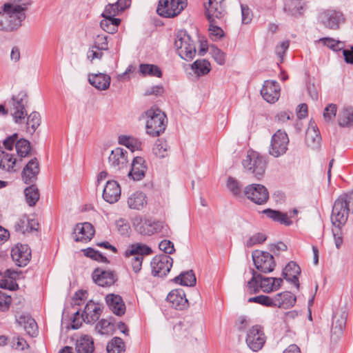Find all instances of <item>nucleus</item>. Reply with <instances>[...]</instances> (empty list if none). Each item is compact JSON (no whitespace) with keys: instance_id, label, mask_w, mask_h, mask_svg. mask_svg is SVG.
Here are the masks:
<instances>
[{"instance_id":"a211bd4d","label":"nucleus","mask_w":353,"mask_h":353,"mask_svg":"<svg viewBox=\"0 0 353 353\" xmlns=\"http://www.w3.org/2000/svg\"><path fill=\"white\" fill-rule=\"evenodd\" d=\"M94 282L101 287L112 285L117 280V276L114 271L96 269L92 273Z\"/></svg>"},{"instance_id":"5fc2aeb1","label":"nucleus","mask_w":353,"mask_h":353,"mask_svg":"<svg viewBox=\"0 0 353 353\" xmlns=\"http://www.w3.org/2000/svg\"><path fill=\"white\" fill-rule=\"evenodd\" d=\"M113 323L106 319H101L95 326V330L101 334H107L113 329Z\"/></svg>"},{"instance_id":"9d476101","label":"nucleus","mask_w":353,"mask_h":353,"mask_svg":"<svg viewBox=\"0 0 353 353\" xmlns=\"http://www.w3.org/2000/svg\"><path fill=\"white\" fill-rule=\"evenodd\" d=\"M289 143V138L285 131L277 130L272 137L269 153L274 157L283 155Z\"/></svg>"},{"instance_id":"6e6552de","label":"nucleus","mask_w":353,"mask_h":353,"mask_svg":"<svg viewBox=\"0 0 353 353\" xmlns=\"http://www.w3.org/2000/svg\"><path fill=\"white\" fill-rule=\"evenodd\" d=\"M187 6V0H159L157 13L163 17L172 18L179 14Z\"/></svg>"},{"instance_id":"58836bf2","label":"nucleus","mask_w":353,"mask_h":353,"mask_svg":"<svg viewBox=\"0 0 353 353\" xmlns=\"http://www.w3.org/2000/svg\"><path fill=\"white\" fill-rule=\"evenodd\" d=\"M173 281L184 286H194L196 284V279L192 270L187 271L181 273L178 276H176Z\"/></svg>"},{"instance_id":"a18cd8bd","label":"nucleus","mask_w":353,"mask_h":353,"mask_svg":"<svg viewBox=\"0 0 353 353\" xmlns=\"http://www.w3.org/2000/svg\"><path fill=\"white\" fill-rule=\"evenodd\" d=\"M192 69L199 75H205L210 70V63L205 59H198L192 65Z\"/></svg>"},{"instance_id":"39448f33","label":"nucleus","mask_w":353,"mask_h":353,"mask_svg":"<svg viewBox=\"0 0 353 353\" xmlns=\"http://www.w3.org/2000/svg\"><path fill=\"white\" fill-rule=\"evenodd\" d=\"M146 132L152 137H158L163 133L167 126L166 115L158 108H150L145 112Z\"/></svg>"},{"instance_id":"603ef678","label":"nucleus","mask_w":353,"mask_h":353,"mask_svg":"<svg viewBox=\"0 0 353 353\" xmlns=\"http://www.w3.org/2000/svg\"><path fill=\"white\" fill-rule=\"evenodd\" d=\"M347 317V314L345 311L341 312L340 315L338 314H334L333 317L332 330H338L340 332L342 331L345 326Z\"/></svg>"},{"instance_id":"49530a36","label":"nucleus","mask_w":353,"mask_h":353,"mask_svg":"<svg viewBox=\"0 0 353 353\" xmlns=\"http://www.w3.org/2000/svg\"><path fill=\"white\" fill-rule=\"evenodd\" d=\"M15 148L20 158L28 157L31 152L30 143L25 139L18 140L15 143Z\"/></svg>"},{"instance_id":"3c124183","label":"nucleus","mask_w":353,"mask_h":353,"mask_svg":"<svg viewBox=\"0 0 353 353\" xmlns=\"http://www.w3.org/2000/svg\"><path fill=\"white\" fill-rule=\"evenodd\" d=\"M227 187L234 196H242V187L240 185V183L234 178L232 176L228 177Z\"/></svg>"},{"instance_id":"6e6d98bb","label":"nucleus","mask_w":353,"mask_h":353,"mask_svg":"<svg viewBox=\"0 0 353 353\" xmlns=\"http://www.w3.org/2000/svg\"><path fill=\"white\" fill-rule=\"evenodd\" d=\"M220 20L214 19L213 21L209 22V31L211 37H214V39H219L223 37V30L219 27L218 23Z\"/></svg>"},{"instance_id":"680f3d73","label":"nucleus","mask_w":353,"mask_h":353,"mask_svg":"<svg viewBox=\"0 0 353 353\" xmlns=\"http://www.w3.org/2000/svg\"><path fill=\"white\" fill-rule=\"evenodd\" d=\"M30 219L26 216L19 219L14 225V229L16 232H20L24 234L26 232H28V228L30 225Z\"/></svg>"},{"instance_id":"69168bd1","label":"nucleus","mask_w":353,"mask_h":353,"mask_svg":"<svg viewBox=\"0 0 353 353\" xmlns=\"http://www.w3.org/2000/svg\"><path fill=\"white\" fill-rule=\"evenodd\" d=\"M337 112V105L334 103L328 104L324 109L323 117L327 121H330L336 117Z\"/></svg>"},{"instance_id":"7c9ffc66","label":"nucleus","mask_w":353,"mask_h":353,"mask_svg":"<svg viewBox=\"0 0 353 353\" xmlns=\"http://www.w3.org/2000/svg\"><path fill=\"white\" fill-rule=\"evenodd\" d=\"M75 350L77 353H92L94 350L92 337L88 334L79 336L76 340Z\"/></svg>"},{"instance_id":"aec40b11","label":"nucleus","mask_w":353,"mask_h":353,"mask_svg":"<svg viewBox=\"0 0 353 353\" xmlns=\"http://www.w3.org/2000/svg\"><path fill=\"white\" fill-rule=\"evenodd\" d=\"M261 94L268 103H274L280 96V85L276 81H265L261 90Z\"/></svg>"},{"instance_id":"423d86ee","label":"nucleus","mask_w":353,"mask_h":353,"mask_svg":"<svg viewBox=\"0 0 353 353\" xmlns=\"http://www.w3.org/2000/svg\"><path fill=\"white\" fill-rule=\"evenodd\" d=\"M174 47L180 57L185 61L192 60L196 54V47L185 30H179L175 38Z\"/></svg>"},{"instance_id":"412c9836","label":"nucleus","mask_w":353,"mask_h":353,"mask_svg":"<svg viewBox=\"0 0 353 353\" xmlns=\"http://www.w3.org/2000/svg\"><path fill=\"white\" fill-rule=\"evenodd\" d=\"M167 301L176 310H182L188 307V301L181 289L172 290L167 296Z\"/></svg>"},{"instance_id":"f8f14e48","label":"nucleus","mask_w":353,"mask_h":353,"mask_svg":"<svg viewBox=\"0 0 353 353\" xmlns=\"http://www.w3.org/2000/svg\"><path fill=\"white\" fill-rule=\"evenodd\" d=\"M252 259L256 268L263 273L271 272L274 269V259L269 252L256 250L252 252Z\"/></svg>"},{"instance_id":"0e129e2a","label":"nucleus","mask_w":353,"mask_h":353,"mask_svg":"<svg viewBox=\"0 0 353 353\" xmlns=\"http://www.w3.org/2000/svg\"><path fill=\"white\" fill-rule=\"evenodd\" d=\"M210 54L219 65H223L225 60V54L217 47L214 46H210Z\"/></svg>"},{"instance_id":"2f4dec72","label":"nucleus","mask_w":353,"mask_h":353,"mask_svg":"<svg viewBox=\"0 0 353 353\" xmlns=\"http://www.w3.org/2000/svg\"><path fill=\"white\" fill-rule=\"evenodd\" d=\"M304 8L302 0H285L283 10L289 15L298 17L303 14Z\"/></svg>"},{"instance_id":"6ab92c4d","label":"nucleus","mask_w":353,"mask_h":353,"mask_svg":"<svg viewBox=\"0 0 353 353\" xmlns=\"http://www.w3.org/2000/svg\"><path fill=\"white\" fill-rule=\"evenodd\" d=\"M39 170V164L37 159L34 157L30 159L22 171V180L26 184H33L37 179Z\"/></svg>"},{"instance_id":"ea45409f","label":"nucleus","mask_w":353,"mask_h":353,"mask_svg":"<svg viewBox=\"0 0 353 353\" xmlns=\"http://www.w3.org/2000/svg\"><path fill=\"white\" fill-rule=\"evenodd\" d=\"M119 143L125 145L133 152L141 149V142L137 138L130 136L121 135L119 137Z\"/></svg>"},{"instance_id":"8fccbe9b","label":"nucleus","mask_w":353,"mask_h":353,"mask_svg":"<svg viewBox=\"0 0 353 353\" xmlns=\"http://www.w3.org/2000/svg\"><path fill=\"white\" fill-rule=\"evenodd\" d=\"M252 277L248 282L247 287L250 294H257L261 290L260 288L259 274L255 272L254 270H252Z\"/></svg>"},{"instance_id":"864d4df0","label":"nucleus","mask_w":353,"mask_h":353,"mask_svg":"<svg viewBox=\"0 0 353 353\" xmlns=\"http://www.w3.org/2000/svg\"><path fill=\"white\" fill-rule=\"evenodd\" d=\"M168 148L165 141L158 140L153 148V152L157 157L163 158L168 155Z\"/></svg>"},{"instance_id":"0eeeda50","label":"nucleus","mask_w":353,"mask_h":353,"mask_svg":"<svg viewBox=\"0 0 353 353\" xmlns=\"http://www.w3.org/2000/svg\"><path fill=\"white\" fill-rule=\"evenodd\" d=\"M151 252L152 249L150 247L141 243H134L125 250L124 256L131 263L133 271L138 273L141 269L143 256Z\"/></svg>"},{"instance_id":"f704fd0d","label":"nucleus","mask_w":353,"mask_h":353,"mask_svg":"<svg viewBox=\"0 0 353 353\" xmlns=\"http://www.w3.org/2000/svg\"><path fill=\"white\" fill-rule=\"evenodd\" d=\"M263 212L268 218L274 221L279 222L281 224H283L286 226H289L292 224V221L290 219L287 213H283L279 210H274L270 208L264 210Z\"/></svg>"},{"instance_id":"774afa93","label":"nucleus","mask_w":353,"mask_h":353,"mask_svg":"<svg viewBox=\"0 0 353 353\" xmlns=\"http://www.w3.org/2000/svg\"><path fill=\"white\" fill-rule=\"evenodd\" d=\"M120 12H121L119 8L117 7L116 3H109L105 6L103 12L101 14V16L114 17L116 15H118Z\"/></svg>"},{"instance_id":"c9c22d12","label":"nucleus","mask_w":353,"mask_h":353,"mask_svg":"<svg viewBox=\"0 0 353 353\" xmlns=\"http://www.w3.org/2000/svg\"><path fill=\"white\" fill-rule=\"evenodd\" d=\"M321 137L314 126H310L306 131L305 141L307 145L313 149L318 148L321 143Z\"/></svg>"},{"instance_id":"37998d69","label":"nucleus","mask_w":353,"mask_h":353,"mask_svg":"<svg viewBox=\"0 0 353 353\" xmlns=\"http://www.w3.org/2000/svg\"><path fill=\"white\" fill-rule=\"evenodd\" d=\"M26 199L30 206H34L39 199L38 188L34 184L30 185L24 190Z\"/></svg>"},{"instance_id":"2eb2a0df","label":"nucleus","mask_w":353,"mask_h":353,"mask_svg":"<svg viewBox=\"0 0 353 353\" xmlns=\"http://www.w3.org/2000/svg\"><path fill=\"white\" fill-rule=\"evenodd\" d=\"M223 0H208L204 3L205 16L209 22L214 19L221 20L226 14Z\"/></svg>"},{"instance_id":"c03bdc74","label":"nucleus","mask_w":353,"mask_h":353,"mask_svg":"<svg viewBox=\"0 0 353 353\" xmlns=\"http://www.w3.org/2000/svg\"><path fill=\"white\" fill-rule=\"evenodd\" d=\"M139 71L143 76H151L161 77L162 72L161 69L156 65L142 63L139 65Z\"/></svg>"},{"instance_id":"1a4fd4ad","label":"nucleus","mask_w":353,"mask_h":353,"mask_svg":"<svg viewBox=\"0 0 353 353\" xmlns=\"http://www.w3.org/2000/svg\"><path fill=\"white\" fill-rule=\"evenodd\" d=\"M266 337L263 327L256 325L247 331L245 342L248 347L254 352H258L264 345Z\"/></svg>"},{"instance_id":"dca6fc26","label":"nucleus","mask_w":353,"mask_h":353,"mask_svg":"<svg viewBox=\"0 0 353 353\" xmlns=\"http://www.w3.org/2000/svg\"><path fill=\"white\" fill-rule=\"evenodd\" d=\"M128 161V152L121 148L112 150L108 157L109 164L115 171L127 169Z\"/></svg>"},{"instance_id":"ddd939ff","label":"nucleus","mask_w":353,"mask_h":353,"mask_svg":"<svg viewBox=\"0 0 353 353\" xmlns=\"http://www.w3.org/2000/svg\"><path fill=\"white\" fill-rule=\"evenodd\" d=\"M319 20L325 28L337 30L345 22V17L341 12L328 9L320 13Z\"/></svg>"},{"instance_id":"c756f323","label":"nucleus","mask_w":353,"mask_h":353,"mask_svg":"<svg viewBox=\"0 0 353 353\" xmlns=\"http://www.w3.org/2000/svg\"><path fill=\"white\" fill-rule=\"evenodd\" d=\"M111 78L103 73L92 74L88 77L89 83L99 90H106L110 84Z\"/></svg>"},{"instance_id":"4d7b16f0","label":"nucleus","mask_w":353,"mask_h":353,"mask_svg":"<svg viewBox=\"0 0 353 353\" xmlns=\"http://www.w3.org/2000/svg\"><path fill=\"white\" fill-rule=\"evenodd\" d=\"M84 255L90 257L95 261L103 262V263H108V261L107 258L101 254L99 251H97L94 250L92 248H88L83 250Z\"/></svg>"},{"instance_id":"f257e3e1","label":"nucleus","mask_w":353,"mask_h":353,"mask_svg":"<svg viewBox=\"0 0 353 353\" xmlns=\"http://www.w3.org/2000/svg\"><path fill=\"white\" fill-rule=\"evenodd\" d=\"M29 5V2L20 5L4 3L2 11H0V31L11 32L18 29L26 19L25 11Z\"/></svg>"},{"instance_id":"e2e57ef3","label":"nucleus","mask_w":353,"mask_h":353,"mask_svg":"<svg viewBox=\"0 0 353 353\" xmlns=\"http://www.w3.org/2000/svg\"><path fill=\"white\" fill-rule=\"evenodd\" d=\"M266 240V236L263 233H256L251 236L245 242V246L250 248L256 244L262 243Z\"/></svg>"},{"instance_id":"052dcab7","label":"nucleus","mask_w":353,"mask_h":353,"mask_svg":"<svg viewBox=\"0 0 353 353\" xmlns=\"http://www.w3.org/2000/svg\"><path fill=\"white\" fill-rule=\"evenodd\" d=\"M260 276V288L265 293H270L273 292V277H265L259 274Z\"/></svg>"},{"instance_id":"473e14b6","label":"nucleus","mask_w":353,"mask_h":353,"mask_svg":"<svg viewBox=\"0 0 353 353\" xmlns=\"http://www.w3.org/2000/svg\"><path fill=\"white\" fill-rule=\"evenodd\" d=\"M127 203L130 209L140 210L147 204L146 195L142 192H135L128 197Z\"/></svg>"},{"instance_id":"4468645a","label":"nucleus","mask_w":353,"mask_h":353,"mask_svg":"<svg viewBox=\"0 0 353 353\" xmlns=\"http://www.w3.org/2000/svg\"><path fill=\"white\" fill-rule=\"evenodd\" d=\"M243 193L248 199L258 205L265 203L269 199V192L267 188L261 184L247 185Z\"/></svg>"},{"instance_id":"cd10ccee","label":"nucleus","mask_w":353,"mask_h":353,"mask_svg":"<svg viewBox=\"0 0 353 353\" xmlns=\"http://www.w3.org/2000/svg\"><path fill=\"white\" fill-rule=\"evenodd\" d=\"M276 307L281 309H290L296 301V296L290 292L285 291L274 295Z\"/></svg>"},{"instance_id":"4c0bfd02","label":"nucleus","mask_w":353,"mask_h":353,"mask_svg":"<svg viewBox=\"0 0 353 353\" xmlns=\"http://www.w3.org/2000/svg\"><path fill=\"white\" fill-rule=\"evenodd\" d=\"M100 22L101 28L108 33L114 34L118 30V26L121 23V19L114 17H103Z\"/></svg>"},{"instance_id":"4be33fe9","label":"nucleus","mask_w":353,"mask_h":353,"mask_svg":"<svg viewBox=\"0 0 353 353\" xmlns=\"http://www.w3.org/2000/svg\"><path fill=\"white\" fill-rule=\"evenodd\" d=\"M121 193L120 185L116 181H108L103 190V198L109 203H114L120 199Z\"/></svg>"},{"instance_id":"a878e982","label":"nucleus","mask_w":353,"mask_h":353,"mask_svg":"<svg viewBox=\"0 0 353 353\" xmlns=\"http://www.w3.org/2000/svg\"><path fill=\"white\" fill-rule=\"evenodd\" d=\"M301 273L300 267L294 261L289 262L282 272L283 278L288 282L299 288L298 276Z\"/></svg>"},{"instance_id":"de8ad7c7","label":"nucleus","mask_w":353,"mask_h":353,"mask_svg":"<svg viewBox=\"0 0 353 353\" xmlns=\"http://www.w3.org/2000/svg\"><path fill=\"white\" fill-rule=\"evenodd\" d=\"M3 157L0 161V168L9 171H15L14 166L17 162V159L14 157L13 154L6 153L1 151Z\"/></svg>"},{"instance_id":"a19ab883","label":"nucleus","mask_w":353,"mask_h":353,"mask_svg":"<svg viewBox=\"0 0 353 353\" xmlns=\"http://www.w3.org/2000/svg\"><path fill=\"white\" fill-rule=\"evenodd\" d=\"M108 353H123L125 351V345L123 340L119 337H114L106 346Z\"/></svg>"},{"instance_id":"f3484780","label":"nucleus","mask_w":353,"mask_h":353,"mask_svg":"<svg viewBox=\"0 0 353 353\" xmlns=\"http://www.w3.org/2000/svg\"><path fill=\"white\" fill-rule=\"evenodd\" d=\"M11 257L17 265L24 267L30 260V249L28 245H17L11 250Z\"/></svg>"},{"instance_id":"338daca9","label":"nucleus","mask_w":353,"mask_h":353,"mask_svg":"<svg viewBox=\"0 0 353 353\" xmlns=\"http://www.w3.org/2000/svg\"><path fill=\"white\" fill-rule=\"evenodd\" d=\"M92 48L99 50H106L108 49V37L105 35H97L94 41Z\"/></svg>"},{"instance_id":"bb28decb","label":"nucleus","mask_w":353,"mask_h":353,"mask_svg":"<svg viewBox=\"0 0 353 353\" xmlns=\"http://www.w3.org/2000/svg\"><path fill=\"white\" fill-rule=\"evenodd\" d=\"M105 301L110 310L114 314L121 316L125 314V305L121 296L110 294L106 296Z\"/></svg>"},{"instance_id":"b1692460","label":"nucleus","mask_w":353,"mask_h":353,"mask_svg":"<svg viewBox=\"0 0 353 353\" xmlns=\"http://www.w3.org/2000/svg\"><path fill=\"white\" fill-rule=\"evenodd\" d=\"M135 230L141 235L150 236L160 231L163 227V223L160 221H154L151 220H140L137 223H134Z\"/></svg>"},{"instance_id":"13d9d810","label":"nucleus","mask_w":353,"mask_h":353,"mask_svg":"<svg viewBox=\"0 0 353 353\" xmlns=\"http://www.w3.org/2000/svg\"><path fill=\"white\" fill-rule=\"evenodd\" d=\"M190 324L189 321L183 320L180 321L179 323L174 325L173 330L176 334L179 336L184 335L189 332Z\"/></svg>"},{"instance_id":"20e7f679","label":"nucleus","mask_w":353,"mask_h":353,"mask_svg":"<svg viewBox=\"0 0 353 353\" xmlns=\"http://www.w3.org/2000/svg\"><path fill=\"white\" fill-rule=\"evenodd\" d=\"M245 171L260 180L265 174L267 162L259 152L249 150L242 161Z\"/></svg>"},{"instance_id":"e433bc0d","label":"nucleus","mask_w":353,"mask_h":353,"mask_svg":"<svg viewBox=\"0 0 353 353\" xmlns=\"http://www.w3.org/2000/svg\"><path fill=\"white\" fill-rule=\"evenodd\" d=\"M19 323L23 326L26 333L32 336H36L37 334V324L34 319L30 316H21L19 319Z\"/></svg>"},{"instance_id":"7ed1b4c3","label":"nucleus","mask_w":353,"mask_h":353,"mask_svg":"<svg viewBox=\"0 0 353 353\" xmlns=\"http://www.w3.org/2000/svg\"><path fill=\"white\" fill-rule=\"evenodd\" d=\"M27 103L28 94L23 90L20 91L17 94L13 95L10 100L6 102V105L8 107L9 113L16 123H24L28 115L26 110Z\"/></svg>"},{"instance_id":"f03ea898","label":"nucleus","mask_w":353,"mask_h":353,"mask_svg":"<svg viewBox=\"0 0 353 353\" xmlns=\"http://www.w3.org/2000/svg\"><path fill=\"white\" fill-rule=\"evenodd\" d=\"M351 211L353 212V191L341 195L335 201L331 214L332 225L341 229L346 223Z\"/></svg>"},{"instance_id":"09e8293b","label":"nucleus","mask_w":353,"mask_h":353,"mask_svg":"<svg viewBox=\"0 0 353 353\" xmlns=\"http://www.w3.org/2000/svg\"><path fill=\"white\" fill-rule=\"evenodd\" d=\"M249 303H256L265 307H276V303L274 301V296H268L266 295H259L254 297H250L248 299Z\"/></svg>"},{"instance_id":"72a5a7b5","label":"nucleus","mask_w":353,"mask_h":353,"mask_svg":"<svg viewBox=\"0 0 353 353\" xmlns=\"http://www.w3.org/2000/svg\"><path fill=\"white\" fill-rule=\"evenodd\" d=\"M338 124L343 128L353 126V106H345L339 111Z\"/></svg>"},{"instance_id":"5701e85b","label":"nucleus","mask_w":353,"mask_h":353,"mask_svg":"<svg viewBox=\"0 0 353 353\" xmlns=\"http://www.w3.org/2000/svg\"><path fill=\"white\" fill-rule=\"evenodd\" d=\"M74 241L88 242L94 234V229L90 223H78L74 230Z\"/></svg>"},{"instance_id":"393cba45","label":"nucleus","mask_w":353,"mask_h":353,"mask_svg":"<svg viewBox=\"0 0 353 353\" xmlns=\"http://www.w3.org/2000/svg\"><path fill=\"white\" fill-rule=\"evenodd\" d=\"M146 170L147 167L145 165L143 158L141 157H134L131 164V169L128 174L134 181H140L144 177Z\"/></svg>"},{"instance_id":"9b49d317","label":"nucleus","mask_w":353,"mask_h":353,"mask_svg":"<svg viewBox=\"0 0 353 353\" xmlns=\"http://www.w3.org/2000/svg\"><path fill=\"white\" fill-rule=\"evenodd\" d=\"M173 259L168 254L155 256L151 263L152 274L154 276L163 277L172 266Z\"/></svg>"},{"instance_id":"79ce46f5","label":"nucleus","mask_w":353,"mask_h":353,"mask_svg":"<svg viewBox=\"0 0 353 353\" xmlns=\"http://www.w3.org/2000/svg\"><path fill=\"white\" fill-rule=\"evenodd\" d=\"M41 116L37 112H32L30 114L26 120V131L32 134L40 125Z\"/></svg>"},{"instance_id":"c85d7f7f","label":"nucleus","mask_w":353,"mask_h":353,"mask_svg":"<svg viewBox=\"0 0 353 353\" xmlns=\"http://www.w3.org/2000/svg\"><path fill=\"white\" fill-rule=\"evenodd\" d=\"M101 312L100 307L94 302L90 301L86 304L81 317L84 322L93 323L99 319Z\"/></svg>"},{"instance_id":"bf43d9fd","label":"nucleus","mask_w":353,"mask_h":353,"mask_svg":"<svg viewBox=\"0 0 353 353\" xmlns=\"http://www.w3.org/2000/svg\"><path fill=\"white\" fill-rule=\"evenodd\" d=\"M320 41L326 46L334 51H339L343 48V43L340 41H336L332 38H322Z\"/></svg>"}]
</instances>
